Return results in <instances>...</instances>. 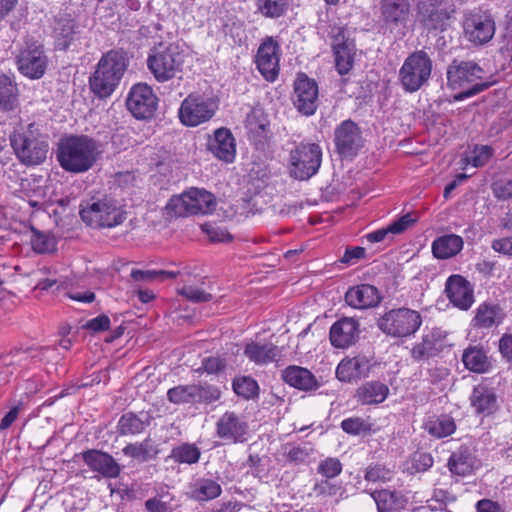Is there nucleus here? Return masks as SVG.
Returning <instances> with one entry per match:
<instances>
[{"label":"nucleus","mask_w":512,"mask_h":512,"mask_svg":"<svg viewBox=\"0 0 512 512\" xmlns=\"http://www.w3.org/2000/svg\"><path fill=\"white\" fill-rule=\"evenodd\" d=\"M99 147L98 141L87 135H71L59 142L57 159L65 171L83 173L96 163Z\"/></svg>","instance_id":"obj_1"},{"label":"nucleus","mask_w":512,"mask_h":512,"mask_svg":"<svg viewBox=\"0 0 512 512\" xmlns=\"http://www.w3.org/2000/svg\"><path fill=\"white\" fill-rule=\"evenodd\" d=\"M127 67L128 59L122 50H110L103 54L89 77L91 92L99 99L110 97L119 86Z\"/></svg>","instance_id":"obj_2"},{"label":"nucleus","mask_w":512,"mask_h":512,"mask_svg":"<svg viewBox=\"0 0 512 512\" xmlns=\"http://www.w3.org/2000/svg\"><path fill=\"white\" fill-rule=\"evenodd\" d=\"M185 51L175 42L155 44L149 51L147 68L159 83L181 79L184 69Z\"/></svg>","instance_id":"obj_3"},{"label":"nucleus","mask_w":512,"mask_h":512,"mask_svg":"<svg viewBox=\"0 0 512 512\" xmlns=\"http://www.w3.org/2000/svg\"><path fill=\"white\" fill-rule=\"evenodd\" d=\"M483 73V69L475 62L454 60L447 69L448 85L452 89H462L454 95V101H462L486 90L489 84L485 82H477L465 89L468 84L480 80Z\"/></svg>","instance_id":"obj_4"},{"label":"nucleus","mask_w":512,"mask_h":512,"mask_svg":"<svg viewBox=\"0 0 512 512\" xmlns=\"http://www.w3.org/2000/svg\"><path fill=\"white\" fill-rule=\"evenodd\" d=\"M216 204V198L212 193L193 187L180 195L173 196L165 209L171 217H187L211 214L216 209Z\"/></svg>","instance_id":"obj_5"},{"label":"nucleus","mask_w":512,"mask_h":512,"mask_svg":"<svg viewBox=\"0 0 512 512\" xmlns=\"http://www.w3.org/2000/svg\"><path fill=\"white\" fill-rule=\"evenodd\" d=\"M80 217L83 222L92 228H112L122 224L125 213L115 200L105 197L90 200L81 204Z\"/></svg>","instance_id":"obj_6"},{"label":"nucleus","mask_w":512,"mask_h":512,"mask_svg":"<svg viewBox=\"0 0 512 512\" xmlns=\"http://www.w3.org/2000/svg\"><path fill=\"white\" fill-rule=\"evenodd\" d=\"M433 62L424 50L412 52L399 70V80L404 91L414 93L425 86L432 73Z\"/></svg>","instance_id":"obj_7"},{"label":"nucleus","mask_w":512,"mask_h":512,"mask_svg":"<svg viewBox=\"0 0 512 512\" xmlns=\"http://www.w3.org/2000/svg\"><path fill=\"white\" fill-rule=\"evenodd\" d=\"M421 324L420 313L406 307L391 309L377 319V327L387 336L396 338L414 335Z\"/></svg>","instance_id":"obj_8"},{"label":"nucleus","mask_w":512,"mask_h":512,"mask_svg":"<svg viewBox=\"0 0 512 512\" xmlns=\"http://www.w3.org/2000/svg\"><path fill=\"white\" fill-rule=\"evenodd\" d=\"M322 161L318 144L301 142L290 152V174L298 180H307L317 173Z\"/></svg>","instance_id":"obj_9"},{"label":"nucleus","mask_w":512,"mask_h":512,"mask_svg":"<svg viewBox=\"0 0 512 512\" xmlns=\"http://www.w3.org/2000/svg\"><path fill=\"white\" fill-rule=\"evenodd\" d=\"M453 13L444 0H418L416 4V21L428 31H445Z\"/></svg>","instance_id":"obj_10"},{"label":"nucleus","mask_w":512,"mask_h":512,"mask_svg":"<svg viewBox=\"0 0 512 512\" xmlns=\"http://www.w3.org/2000/svg\"><path fill=\"white\" fill-rule=\"evenodd\" d=\"M217 110V104L200 94H189L181 103L178 116L187 127H196L209 121Z\"/></svg>","instance_id":"obj_11"},{"label":"nucleus","mask_w":512,"mask_h":512,"mask_svg":"<svg viewBox=\"0 0 512 512\" xmlns=\"http://www.w3.org/2000/svg\"><path fill=\"white\" fill-rule=\"evenodd\" d=\"M462 26L464 38L474 46L488 43L495 34V22L492 16L481 10L466 13Z\"/></svg>","instance_id":"obj_12"},{"label":"nucleus","mask_w":512,"mask_h":512,"mask_svg":"<svg viewBox=\"0 0 512 512\" xmlns=\"http://www.w3.org/2000/svg\"><path fill=\"white\" fill-rule=\"evenodd\" d=\"M18 159L25 165H38L45 161L48 153V143L32 135L15 133L10 136Z\"/></svg>","instance_id":"obj_13"},{"label":"nucleus","mask_w":512,"mask_h":512,"mask_svg":"<svg viewBox=\"0 0 512 512\" xmlns=\"http://www.w3.org/2000/svg\"><path fill=\"white\" fill-rule=\"evenodd\" d=\"M336 152L344 158H352L364 146V138L360 127L352 120H344L334 131Z\"/></svg>","instance_id":"obj_14"},{"label":"nucleus","mask_w":512,"mask_h":512,"mask_svg":"<svg viewBox=\"0 0 512 512\" xmlns=\"http://www.w3.org/2000/svg\"><path fill=\"white\" fill-rule=\"evenodd\" d=\"M158 105V98L152 88L144 83L135 84L127 97L126 106L137 119L153 117Z\"/></svg>","instance_id":"obj_15"},{"label":"nucleus","mask_w":512,"mask_h":512,"mask_svg":"<svg viewBox=\"0 0 512 512\" xmlns=\"http://www.w3.org/2000/svg\"><path fill=\"white\" fill-rule=\"evenodd\" d=\"M47 62L43 47L36 43L27 44L16 58L18 70L30 79L41 78L45 73Z\"/></svg>","instance_id":"obj_16"},{"label":"nucleus","mask_w":512,"mask_h":512,"mask_svg":"<svg viewBox=\"0 0 512 512\" xmlns=\"http://www.w3.org/2000/svg\"><path fill=\"white\" fill-rule=\"evenodd\" d=\"M293 103L305 115H313L318 107V85L315 80L300 74L294 82Z\"/></svg>","instance_id":"obj_17"},{"label":"nucleus","mask_w":512,"mask_h":512,"mask_svg":"<svg viewBox=\"0 0 512 512\" xmlns=\"http://www.w3.org/2000/svg\"><path fill=\"white\" fill-rule=\"evenodd\" d=\"M380 19L390 28L406 29L410 22L411 4L409 0H379Z\"/></svg>","instance_id":"obj_18"},{"label":"nucleus","mask_w":512,"mask_h":512,"mask_svg":"<svg viewBox=\"0 0 512 512\" xmlns=\"http://www.w3.org/2000/svg\"><path fill=\"white\" fill-rule=\"evenodd\" d=\"M248 423L235 412H225L216 423L217 436L232 443H243L246 441Z\"/></svg>","instance_id":"obj_19"},{"label":"nucleus","mask_w":512,"mask_h":512,"mask_svg":"<svg viewBox=\"0 0 512 512\" xmlns=\"http://www.w3.org/2000/svg\"><path fill=\"white\" fill-rule=\"evenodd\" d=\"M82 460L90 470L108 479L117 478L121 473L120 464L107 452L88 449L81 453Z\"/></svg>","instance_id":"obj_20"},{"label":"nucleus","mask_w":512,"mask_h":512,"mask_svg":"<svg viewBox=\"0 0 512 512\" xmlns=\"http://www.w3.org/2000/svg\"><path fill=\"white\" fill-rule=\"evenodd\" d=\"M445 293L450 302L461 310H468L474 302L472 285L458 274L448 277L445 284Z\"/></svg>","instance_id":"obj_21"},{"label":"nucleus","mask_w":512,"mask_h":512,"mask_svg":"<svg viewBox=\"0 0 512 512\" xmlns=\"http://www.w3.org/2000/svg\"><path fill=\"white\" fill-rule=\"evenodd\" d=\"M360 335L359 321L352 317H342L330 328L329 338L335 348H347L355 344Z\"/></svg>","instance_id":"obj_22"},{"label":"nucleus","mask_w":512,"mask_h":512,"mask_svg":"<svg viewBox=\"0 0 512 512\" xmlns=\"http://www.w3.org/2000/svg\"><path fill=\"white\" fill-rule=\"evenodd\" d=\"M278 44L267 38L258 48L256 64L259 72L267 81H274L279 74Z\"/></svg>","instance_id":"obj_23"},{"label":"nucleus","mask_w":512,"mask_h":512,"mask_svg":"<svg viewBox=\"0 0 512 512\" xmlns=\"http://www.w3.org/2000/svg\"><path fill=\"white\" fill-rule=\"evenodd\" d=\"M370 368V360L364 355L344 358L337 366L336 376L342 382L357 381L368 376Z\"/></svg>","instance_id":"obj_24"},{"label":"nucleus","mask_w":512,"mask_h":512,"mask_svg":"<svg viewBox=\"0 0 512 512\" xmlns=\"http://www.w3.org/2000/svg\"><path fill=\"white\" fill-rule=\"evenodd\" d=\"M380 300L381 297L377 288L370 284H361L351 287L345 294L346 303L358 309L377 306Z\"/></svg>","instance_id":"obj_25"},{"label":"nucleus","mask_w":512,"mask_h":512,"mask_svg":"<svg viewBox=\"0 0 512 512\" xmlns=\"http://www.w3.org/2000/svg\"><path fill=\"white\" fill-rule=\"evenodd\" d=\"M209 150L215 157L227 163L235 158V139L227 128H219L214 133V138L209 142Z\"/></svg>","instance_id":"obj_26"},{"label":"nucleus","mask_w":512,"mask_h":512,"mask_svg":"<svg viewBox=\"0 0 512 512\" xmlns=\"http://www.w3.org/2000/svg\"><path fill=\"white\" fill-rule=\"evenodd\" d=\"M282 379L285 383L302 391H313L319 387L314 374L307 368L291 365L282 371Z\"/></svg>","instance_id":"obj_27"},{"label":"nucleus","mask_w":512,"mask_h":512,"mask_svg":"<svg viewBox=\"0 0 512 512\" xmlns=\"http://www.w3.org/2000/svg\"><path fill=\"white\" fill-rule=\"evenodd\" d=\"M442 351L441 333L433 330L422 337V341L416 343L411 350L414 361L420 362L437 356Z\"/></svg>","instance_id":"obj_28"},{"label":"nucleus","mask_w":512,"mask_h":512,"mask_svg":"<svg viewBox=\"0 0 512 512\" xmlns=\"http://www.w3.org/2000/svg\"><path fill=\"white\" fill-rule=\"evenodd\" d=\"M160 452L161 450L159 445L150 437L145 438L143 441L128 443L122 449L123 455L136 460L139 463H145L157 459Z\"/></svg>","instance_id":"obj_29"},{"label":"nucleus","mask_w":512,"mask_h":512,"mask_svg":"<svg viewBox=\"0 0 512 512\" xmlns=\"http://www.w3.org/2000/svg\"><path fill=\"white\" fill-rule=\"evenodd\" d=\"M470 402L478 414L491 415L497 409V396L493 388L484 384L474 387L470 396Z\"/></svg>","instance_id":"obj_30"},{"label":"nucleus","mask_w":512,"mask_h":512,"mask_svg":"<svg viewBox=\"0 0 512 512\" xmlns=\"http://www.w3.org/2000/svg\"><path fill=\"white\" fill-rule=\"evenodd\" d=\"M151 416L146 413L140 415L134 412H126L117 422V433L121 436H136L143 433L150 425Z\"/></svg>","instance_id":"obj_31"},{"label":"nucleus","mask_w":512,"mask_h":512,"mask_svg":"<svg viewBox=\"0 0 512 512\" xmlns=\"http://www.w3.org/2000/svg\"><path fill=\"white\" fill-rule=\"evenodd\" d=\"M281 351L272 343L250 342L245 345L244 355L257 365H266L276 361Z\"/></svg>","instance_id":"obj_32"},{"label":"nucleus","mask_w":512,"mask_h":512,"mask_svg":"<svg viewBox=\"0 0 512 512\" xmlns=\"http://www.w3.org/2000/svg\"><path fill=\"white\" fill-rule=\"evenodd\" d=\"M389 395V388L380 381H368L363 383L357 390L355 397L363 405L380 404Z\"/></svg>","instance_id":"obj_33"},{"label":"nucleus","mask_w":512,"mask_h":512,"mask_svg":"<svg viewBox=\"0 0 512 512\" xmlns=\"http://www.w3.org/2000/svg\"><path fill=\"white\" fill-rule=\"evenodd\" d=\"M505 314L498 304L489 302L481 303L476 309V314L472 320L476 328H491L499 325Z\"/></svg>","instance_id":"obj_34"},{"label":"nucleus","mask_w":512,"mask_h":512,"mask_svg":"<svg viewBox=\"0 0 512 512\" xmlns=\"http://www.w3.org/2000/svg\"><path fill=\"white\" fill-rule=\"evenodd\" d=\"M378 512H399L407 505V499L404 495L397 491L382 489L371 493Z\"/></svg>","instance_id":"obj_35"},{"label":"nucleus","mask_w":512,"mask_h":512,"mask_svg":"<svg viewBox=\"0 0 512 512\" xmlns=\"http://www.w3.org/2000/svg\"><path fill=\"white\" fill-rule=\"evenodd\" d=\"M222 493L220 484L213 479L198 478L189 486L188 495L198 502H205L217 498Z\"/></svg>","instance_id":"obj_36"},{"label":"nucleus","mask_w":512,"mask_h":512,"mask_svg":"<svg viewBox=\"0 0 512 512\" xmlns=\"http://www.w3.org/2000/svg\"><path fill=\"white\" fill-rule=\"evenodd\" d=\"M463 239L456 234L443 235L432 243V253L437 259H449L463 249Z\"/></svg>","instance_id":"obj_37"},{"label":"nucleus","mask_w":512,"mask_h":512,"mask_svg":"<svg viewBox=\"0 0 512 512\" xmlns=\"http://www.w3.org/2000/svg\"><path fill=\"white\" fill-rule=\"evenodd\" d=\"M77 24L69 17L56 20L54 27L55 48L66 51L75 39Z\"/></svg>","instance_id":"obj_38"},{"label":"nucleus","mask_w":512,"mask_h":512,"mask_svg":"<svg viewBox=\"0 0 512 512\" xmlns=\"http://www.w3.org/2000/svg\"><path fill=\"white\" fill-rule=\"evenodd\" d=\"M464 366L475 373H485L490 367V363L482 348L469 346L462 355Z\"/></svg>","instance_id":"obj_39"},{"label":"nucleus","mask_w":512,"mask_h":512,"mask_svg":"<svg viewBox=\"0 0 512 512\" xmlns=\"http://www.w3.org/2000/svg\"><path fill=\"white\" fill-rule=\"evenodd\" d=\"M475 459L468 448H459L453 452L448 461L449 470L457 475L465 476L472 473Z\"/></svg>","instance_id":"obj_40"},{"label":"nucleus","mask_w":512,"mask_h":512,"mask_svg":"<svg viewBox=\"0 0 512 512\" xmlns=\"http://www.w3.org/2000/svg\"><path fill=\"white\" fill-rule=\"evenodd\" d=\"M424 429L433 437L443 438L454 433L456 424L449 415L431 417L424 423Z\"/></svg>","instance_id":"obj_41"},{"label":"nucleus","mask_w":512,"mask_h":512,"mask_svg":"<svg viewBox=\"0 0 512 512\" xmlns=\"http://www.w3.org/2000/svg\"><path fill=\"white\" fill-rule=\"evenodd\" d=\"M18 105L17 86L6 75L0 76V109L12 111Z\"/></svg>","instance_id":"obj_42"},{"label":"nucleus","mask_w":512,"mask_h":512,"mask_svg":"<svg viewBox=\"0 0 512 512\" xmlns=\"http://www.w3.org/2000/svg\"><path fill=\"white\" fill-rule=\"evenodd\" d=\"M312 490L316 497L323 500L338 497L336 502H339V499H343L346 493V489L342 482L331 481L328 479L317 481Z\"/></svg>","instance_id":"obj_43"},{"label":"nucleus","mask_w":512,"mask_h":512,"mask_svg":"<svg viewBox=\"0 0 512 512\" xmlns=\"http://www.w3.org/2000/svg\"><path fill=\"white\" fill-rule=\"evenodd\" d=\"M201 456L200 449L191 443H182L172 448L170 458L179 464L192 465L199 461Z\"/></svg>","instance_id":"obj_44"},{"label":"nucleus","mask_w":512,"mask_h":512,"mask_svg":"<svg viewBox=\"0 0 512 512\" xmlns=\"http://www.w3.org/2000/svg\"><path fill=\"white\" fill-rule=\"evenodd\" d=\"M337 44L333 49L335 55V65L340 75L347 74L353 67L355 44Z\"/></svg>","instance_id":"obj_45"},{"label":"nucleus","mask_w":512,"mask_h":512,"mask_svg":"<svg viewBox=\"0 0 512 512\" xmlns=\"http://www.w3.org/2000/svg\"><path fill=\"white\" fill-rule=\"evenodd\" d=\"M184 273L181 271H168V270H139L134 269L131 271V278L137 282H163L167 279H173L177 276H182Z\"/></svg>","instance_id":"obj_46"},{"label":"nucleus","mask_w":512,"mask_h":512,"mask_svg":"<svg viewBox=\"0 0 512 512\" xmlns=\"http://www.w3.org/2000/svg\"><path fill=\"white\" fill-rule=\"evenodd\" d=\"M195 384L178 385L167 391V399L176 405L195 404Z\"/></svg>","instance_id":"obj_47"},{"label":"nucleus","mask_w":512,"mask_h":512,"mask_svg":"<svg viewBox=\"0 0 512 512\" xmlns=\"http://www.w3.org/2000/svg\"><path fill=\"white\" fill-rule=\"evenodd\" d=\"M257 10L266 18H279L288 9V0H256Z\"/></svg>","instance_id":"obj_48"},{"label":"nucleus","mask_w":512,"mask_h":512,"mask_svg":"<svg viewBox=\"0 0 512 512\" xmlns=\"http://www.w3.org/2000/svg\"><path fill=\"white\" fill-rule=\"evenodd\" d=\"M233 390L245 399H251L258 395L259 386L256 380L249 376H242L233 380Z\"/></svg>","instance_id":"obj_49"},{"label":"nucleus","mask_w":512,"mask_h":512,"mask_svg":"<svg viewBox=\"0 0 512 512\" xmlns=\"http://www.w3.org/2000/svg\"><path fill=\"white\" fill-rule=\"evenodd\" d=\"M31 246L34 252L45 254L56 249V241L53 236L33 229Z\"/></svg>","instance_id":"obj_50"},{"label":"nucleus","mask_w":512,"mask_h":512,"mask_svg":"<svg viewBox=\"0 0 512 512\" xmlns=\"http://www.w3.org/2000/svg\"><path fill=\"white\" fill-rule=\"evenodd\" d=\"M195 404L204 403L210 404L217 401L220 398L221 392L218 387L204 383L195 384Z\"/></svg>","instance_id":"obj_51"},{"label":"nucleus","mask_w":512,"mask_h":512,"mask_svg":"<svg viewBox=\"0 0 512 512\" xmlns=\"http://www.w3.org/2000/svg\"><path fill=\"white\" fill-rule=\"evenodd\" d=\"M341 472L342 464L339 459L334 457H328L320 461L317 467V473L328 480L337 477Z\"/></svg>","instance_id":"obj_52"},{"label":"nucleus","mask_w":512,"mask_h":512,"mask_svg":"<svg viewBox=\"0 0 512 512\" xmlns=\"http://www.w3.org/2000/svg\"><path fill=\"white\" fill-rule=\"evenodd\" d=\"M344 432L351 435H360L370 432L371 425L360 417H350L341 422Z\"/></svg>","instance_id":"obj_53"},{"label":"nucleus","mask_w":512,"mask_h":512,"mask_svg":"<svg viewBox=\"0 0 512 512\" xmlns=\"http://www.w3.org/2000/svg\"><path fill=\"white\" fill-rule=\"evenodd\" d=\"M177 293L183 296L186 300L193 303H204L212 300L213 296L210 293L205 292L202 289L184 285L177 288Z\"/></svg>","instance_id":"obj_54"},{"label":"nucleus","mask_w":512,"mask_h":512,"mask_svg":"<svg viewBox=\"0 0 512 512\" xmlns=\"http://www.w3.org/2000/svg\"><path fill=\"white\" fill-rule=\"evenodd\" d=\"M365 480L368 482H387L392 478V472L381 464L369 465L364 474Z\"/></svg>","instance_id":"obj_55"},{"label":"nucleus","mask_w":512,"mask_h":512,"mask_svg":"<svg viewBox=\"0 0 512 512\" xmlns=\"http://www.w3.org/2000/svg\"><path fill=\"white\" fill-rule=\"evenodd\" d=\"M227 365L226 359L220 356H209L202 360L200 370L208 374H218L225 370Z\"/></svg>","instance_id":"obj_56"},{"label":"nucleus","mask_w":512,"mask_h":512,"mask_svg":"<svg viewBox=\"0 0 512 512\" xmlns=\"http://www.w3.org/2000/svg\"><path fill=\"white\" fill-rule=\"evenodd\" d=\"M492 191L498 200L512 199V179H499L492 184Z\"/></svg>","instance_id":"obj_57"},{"label":"nucleus","mask_w":512,"mask_h":512,"mask_svg":"<svg viewBox=\"0 0 512 512\" xmlns=\"http://www.w3.org/2000/svg\"><path fill=\"white\" fill-rule=\"evenodd\" d=\"M493 155V149L488 145H476L473 150L472 165L474 167L484 166L491 156Z\"/></svg>","instance_id":"obj_58"},{"label":"nucleus","mask_w":512,"mask_h":512,"mask_svg":"<svg viewBox=\"0 0 512 512\" xmlns=\"http://www.w3.org/2000/svg\"><path fill=\"white\" fill-rule=\"evenodd\" d=\"M201 228L212 242H226L232 239V236L225 229L220 227H215L211 224H203Z\"/></svg>","instance_id":"obj_59"},{"label":"nucleus","mask_w":512,"mask_h":512,"mask_svg":"<svg viewBox=\"0 0 512 512\" xmlns=\"http://www.w3.org/2000/svg\"><path fill=\"white\" fill-rule=\"evenodd\" d=\"M248 129L254 138L258 137L259 141L266 138L269 131L268 124L265 122H256L255 115L248 117Z\"/></svg>","instance_id":"obj_60"},{"label":"nucleus","mask_w":512,"mask_h":512,"mask_svg":"<svg viewBox=\"0 0 512 512\" xmlns=\"http://www.w3.org/2000/svg\"><path fill=\"white\" fill-rule=\"evenodd\" d=\"M433 458L429 453L417 452L412 458L413 468L418 472H424L433 465Z\"/></svg>","instance_id":"obj_61"},{"label":"nucleus","mask_w":512,"mask_h":512,"mask_svg":"<svg viewBox=\"0 0 512 512\" xmlns=\"http://www.w3.org/2000/svg\"><path fill=\"white\" fill-rule=\"evenodd\" d=\"M312 450L303 446H292L286 453L287 459L296 464L303 463L311 454Z\"/></svg>","instance_id":"obj_62"},{"label":"nucleus","mask_w":512,"mask_h":512,"mask_svg":"<svg viewBox=\"0 0 512 512\" xmlns=\"http://www.w3.org/2000/svg\"><path fill=\"white\" fill-rule=\"evenodd\" d=\"M414 222L415 219H413L410 214H405L392 222L387 227L391 234H401L407 230Z\"/></svg>","instance_id":"obj_63"},{"label":"nucleus","mask_w":512,"mask_h":512,"mask_svg":"<svg viewBox=\"0 0 512 512\" xmlns=\"http://www.w3.org/2000/svg\"><path fill=\"white\" fill-rule=\"evenodd\" d=\"M491 247L495 252L512 256V236L494 239Z\"/></svg>","instance_id":"obj_64"}]
</instances>
